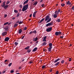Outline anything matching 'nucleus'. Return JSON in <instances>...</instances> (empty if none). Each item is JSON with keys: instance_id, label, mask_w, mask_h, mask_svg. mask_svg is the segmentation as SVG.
Here are the masks:
<instances>
[{"instance_id": "nucleus-1", "label": "nucleus", "mask_w": 74, "mask_h": 74, "mask_svg": "<svg viewBox=\"0 0 74 74\" xmlns=\"http://www.w3.org/2000/svg\"><path fill=\"white\" fill-rule=\"evenodd\" d=\"M45 21H47L46 23H48L50 21H51V18H49V16H47L45 17Z\"/></svg>"}, {"instance_id": "nucleus-2", "label": "nucleus", "mask_w": 74, "mask_h": 74, "mask_svg": "<svg viewBox=\"0 0 74 74\" xmlns=\"http://www.w3.org/2000/svg\"><path fill=\"white\" fill-rule=\"evenodd\" d=\"M29 5L28 4H27L23 6V8L22 9V11H26V10H27V8H28V6Z\"/></svg>"}, {"instance_id": "nucleus-3", "label": "nucleus", "mask_w": 74, "mask_h": 74, "mask_svg": "<svg viewBox=\"0 0 74 74\" xmlns=\"http://www.w3.org/2000/svg\"><path fill=\"white\" fill-rule=\"evenodd\" d=\"M52 27H51L50 28H48L46 29V31L47 32H51L52 30Z\"/></svg>"}, {"instance_id": "nucleus-4", "label": "nucleus", "mask_w": 74, "mask_h": 74, "mask_svg": "<svg viewBox=\"0 0 74 74\" xmlns=\"http://www.w3.org/2000/svg\"><path fill=\"white\" fill-rule=\"evenodd\" d=\"M5 3H6V1H5L4 2H3L2 4L1 5V6L2 7H4L5 5Z\"/></svg>"}, {"instance_id": "nucleus-5", "label": "nucleus", "mask_w": 74, "mask_h": 74, "mask_svg": "<svg viewBox=\"0 0 74 74\" xmlns=\"http://www.w3.org/2000/svg\"><path fill=\"white\" fill-rule=\"evenodd\" d=\"M53 24L51 23H49L46 24V26H47V27H48V26H51V25H52Z\"/></svg>"}, {"instance_id": "nucleus-6", "label": "nucleus", "mask_w": 74, "mask_h": 74, "mask_svg": "<svg viewBox=\"0 0 74 74\" xmlns=\"http://www.w3.org/2000/svg\"><path fill=\"white\" fill-rule=\"evenodd\" d=\"M9 40H10V38L8 37H7L5 39V41H8Z\"/></svg>"}, {"instance_id": "nucleus-7", "label": "nucleus", "mask_w": 74, "mask_h": 74, "mask_svg": "<svg viewBox=\"0 0 74 74\" xmlns=\"http://www.w3.org/2000/svg\"><path fill=\"white\" fill-rule=\"evenodd\" d=\"M29 1V0H27L24 2L23 5H25L26 4H27V3H28V2Z\"/></svg>"}, {"instance_id": "nucleus-8", "label": "nucleus", "mask_w": 74, "mask_h": 74, "mask_svg": "<svg viewBox=\"0 0 74 74\" xmlns=\"http://www.w3.org/2000/svg\"><path fill=\"white\" fill-rule=\"evenodd\" d=\"M52 47H49L47 49H48V51L49 52H51V49H52Z\"/></svg>"}, {"instance_id": "nucleus-9", "label": "nucleus", "mask_w": 74, "mask_h": 74, "mask_svg": "<svg viewBox=\"0 0 74 74\" xmlns=\"http://www.w3.org/2000/svg\"><path fill=\"white\" fill-rule=\"evenodd\" d=\"M47 36H45V37L43 38V40H42L43 42L46 41V39H47Z\"/></svg>"}, {"instance_id": "nucleus-10", "label": "nucleus", "mask_w": 74, "mask_h": 74, "mask_svg": "<svg viewBox=\"0 0 74 74\" xmlns=\"http://www.w3.org/2000/svg\"><path fill=\"white\" fill-rule=\"evenodd\" d=\"M2 36H5L7 34V32H5L2 33Z\"/></svg>"}, {"instance_id": "nucleus-11", "label": "nucleus", "mask_w": 74, "mask_h": 74, "mask_svg": "<svg viewBox=\"0 0 74 74\" xmlns=\"http://www.w3.org/2000/svg\"><path fill=\"white\" fill-rule=\"evenodd\" d=\"M8 7V5H6L4 7V9L6 10Z\"/></svg>"}, {"instance_id": "nucleus-12", "label": "nucleus", "mask_w": 74, "mask_h": 74, "mask_svg": "<svg viewBox=\"0 0 74 74\" xmlns=\"http://www.w3.org/2000/svg\"><path fill=\"white\" fill-rule=\"evenodd\" d=\"M60 60V59L58 58L54 61V63H56L57 62H58V61H59V60Z\"/></svg>"}, {"instance_id": "nucleus-13", "label": "nucleus", "mask_w": 74, "mask_h": 74, "mask_svg": "<svg viewBox=\"0 0 74 74\" xmlns=\"http://www.w3.org/2000/svg\"><path fill=\"white\" fill-rule=\"evenodd\" d=\"M38 40V38L37 37H36V38H33V41H36Z\"/></svg>"}, {"instance_id": "nucleus-14", "label": "nucleus", "mask_w": 74, "mask_h": 74, "mask_svg": "<svg viewBox=\"0 0 74 74\" xmlns=\"http://www.w3.org/2000/svg\"><path fill=\"white\" fill-rule=\"evenodd\" d=\"M37 47L35 48L32 50V52H35V51H37Z\"/></svg>"}, {"instance_id": "nucleus-15", "label": "nucleus", "mask_w": 74, "mask_h": 74, "mask_svg": "<svg viewBox=\"0 0 74 74\" xmlns=\"http://www.w3.org/2000/svg\"><path fill=\"white\" fill-rule=\"evenodd\" d=\"M22 29H20L18 30V33L19 34H21L22 33Z\"/></svg>"}, {"instance_id": "nucleus-16", "label": "nucleus", "mask_w": 74, "mask_h": 74, "mask_svg": "<svg viewBox=\"0 0 74 74\" xmlns=\"http://www.w3.org/2000/svg\"><path fill=\"white\" fill-rule=\"evenodd\" d=\"M47 42H43L42 44V46H45V45H47Z\"/></svg>"}, {"instance_id": "nucleus-17", "label": "nucleus", "mask_w": 74, "mask_h": 74, "mask_svg": "<svg viewBox=\"0 0 74 74\" xmlns=\"http://www.w3.org/2000/svg\"><path fill=\"white\" fill-rule=\"evenodd\" d=\"M67 5H71V3H70V1H68L67 3Z\"/></svg>"}, {"instance_id": "nucleus-18", "label": "nucleus", "mask_w": 74, "mask_h": 74, "mask_svg": "<svg viewBox=\"0 0 74 74\" xmlns=\"http://www.w3.org/2000/svg\"><path fill=\"white\" fill-rule=\"evenodd\" d=\"M49 47H52V44L51 43H49Z\"/></svg>"}, {"instance_id": "nucleus-19", "label": "nucleus", "mask_w": 74, "mask_h": 74, "mask_svg": "<svg viewBox=\"0 0 74 74\" xmlns=\"http://www.w3.org/2000/svg\"><path fill=\"white\" fill-rule=\"evenodd\" d=\"M44 19H45L44 18H43V19H42L40 20V21L39 22V23H41V22H42L44 21Z\"/></svg>"}, {"instance_id": "nucleus-20", "label": "nucleus", "mask_w": 74, "mask_h": 74, "mask_svg": "<svg viewBox=\"0 0 74 74\" xmlns=\"http://www.w3.org/2000/svg\"><path fill=\"white\" fill-rule=\"evenodd\" d=\"M55 14H56V15H58L59 14V12L58 11H56L55 12Z\"/></svg>"}, {"instance_id": "nucleus-21", "label": "nucleus", "mask_w": 74, "mask_h": 74, "mask_svg": "<svg viewBox=\"0 0 74 74\" xmlns=\"http://www.w3.org/2000/svg\"><path fill=\"white\" fill-rule=\"evenodd\" d=\"M30 52H31V49H28L27 51V53H30Z\"/></svg>"}, {"instance_id": "nucleus-22", "label": "nucleus", "mask_w": 74, "mask_h": 74, "mask_svg": "<svg viewBox=\"0 0 74 74\" xmlns=\"http://www.w3.org/2000/svg\"><path fill=\"white\" fill-rule=\"evenodd\" d=\"M60 63V62H58L55 64V66H58Z\"/></svg>"}, {"instance_id": "nucleus-23", "label": "nucleus", "mask_w": 74, "mask_h": 74, "mask_svg": "<svg viewBox=\"0 0 74 74\" xmlns=\"http://www.w3.org/2000/svg\"><path fill=\"white\" fill-rule=\"evenodd\" d=\"M37 3H38V2L37 1H36L34 3L33 5H37Z\"/></svg>"}, {"instance_id": "nucleus-24", "label": "nucleus", "mask_w": 74, "mask_h": 74, "mask_svg": "<svg viewBox=\"0 0 74 74\" xmlns=\"http://www.w3.org/2000/svg\"><path fill=\"white\" fill-rule=\"evenodd\" d=\"M62 34V32H58V36Z\"/></svg>"}, {"instance_id": "nucleus-25", "label": "nucleus", "mask_w": 74, "mask_h": 74, "mask_svg": "<svg viewBox=\"0 0 74 74\" xmlns=\"http://www.w3.org/2000/svg\"><path fill=\"white\" fill-rule=\"evenodd\" d=\"M53 17L55 18H56L57 17V15L55 14L53 15Z\"/></svg>"}, {"instance_id": "nucleus-26", "label": "nucleus", "mask_w": 74, "mask_h": 74, "mask_svg": "<svg viewBox=\"0 0 74 74\" xmlns=\"http://www.w3.org/2000/svg\"><path fill=\"white\" fill-rule=\"evenodd\" d=\"M30 47L29 46H27V47L25 48V49H29Z\"/></svg>"}, {"instance_id": "nucleus-27", "label": "nucleus", "mask_w": 74, "mask_h": 74, "mask_svg": "<svg viewBox=\"0 0 74 74\" xmlns=\"http://www.w3.org/2000/svg\"><path fill=\"white\" fill-rule=\"evenodd\" d=\"M5 30H7L8 29V26H6L5 28Z\"/></svg>"}, {"instance_id": "nucleus-28", "label": "nucleus", "mask_w": 74, "mask_h": 74, "mask_svg": "<svg viewBox=\"0 0 74 74\" xmlns=\"http://www.w3.org/2000/svg\"><path fill=\"white\" fill-rule=\"evenodd\" d=\"M18 25L17 24H14V27H16V26H18Z\"/></svg>"}, {"instance_id": "nucleus-29", "label": "nucleus", "mask_w": 74, "mask_h": 74, "mask_svg": "<svg viewBox=\"0 0 74 74\" xmlns=\"http://www.w3.org/2000/svg\"><path fill=\"white\" fill-rule=\"evenodd\" d=\"M57 21L58 22H60V18H58Z\"/></svg>"}, {"instance_id": "nucleus-30", "label": "nucleus", "mask_w": 74, "mask_h": 74, "mask_svg": "<svg viewBox=\"0 0 74 74\" xmlns=\"http://www.w3.org/2000/svg\"><path fill=\"white\" fill-rule=\"evenodd\" d=\"M19 7L20 8H21L23 7V5H19Z\"/></svg>"}, {"instance_id": "nucleus-31", "label": "nucleus", "mask_w": 74, "mask_h": 74, "mask_svg": "<svg viewBox=\"0 0 74 74\" xmlns=\"http://www.w3.org/2000/svg\"><path fill=\"white\" fill-rule=\"evenodd\" d=\"M19 25H21V24H22V23H23V21H20L19 22Z\"/></svg>"}, {"instance_id": "nucleus-32", "label": "nucleus", "mask_w": 74, "mask_h": 74, "mask_svg": "<svg viewBox=\"0 0 74 74\" xmlns=\"http://www.w3.org/2000/svg\"><path fill=\"white\" fill-rule=\"evenodd\" d=\"M61 63H62V64H63L64 63V60H62L61 61Z\"/></svg>"}, {"instance_id": "nucleus-33", "label": "nucleus", "mask_w": 74, "mask_h": 74, "mask_svg": "<svg viewBox=\"0 0 74 74\" xmlns=\"http://www.w3.org/2000/svg\"><path fill=\"white\" fill-rule=\"evenodd\" d=\"M55 35L56 36H58V32H56L55 33Z\"/></svg>"}, {"instance_id": "nucleus-34", "label": "nucleus", "mask_w": 74, "mask_h": 74, "mask_svg": "<svg viewBox=\"0 0 74 74\" xmlns=\"http://www.w3.org/2000/svg\"><path fill=\"white\" fill-rule=\"evenodd\" d=\"M61 5L62 7H64L65 5V4L64 3H62L61 4Z\"/></svg>"}, {"instance_id": "nucleus-35", "label": "nucleus", "mask_w": 74, "mask_h": 74, "mask_svg": "<svg viewBox=\"0 0 74 74\" xmlns=\"http://www.w3.org/2000/svg\"><path fill=\"white\" fill-rule=\"evenodd\" d=\"M14 44L16 45V46H17L18 45V43L16 42H14Z\"/></svg>"}, {"instance_id": "nucleus-36", "label": "nucleus", "mask_w": 74, "mask_h": 74, "mask_svg": "<svg viewBox=\"0 0 74 74\" xmlns=\"http://www.w3.org/2000/svg\"><path fill=\"white\" fill-rule=\"evenodd\" d=\"M33 33H34V34H36V33L37 32L36 30H34V31H32Z\"/></svg>"}, {"instance_id": "nucleus-37", "label": "nucleus", "mask_w": 74, "mask_h": 74, "mask_svg": "<svg viewBox=\"0 0 74 74\" xmlns=\"http://www.w3.org/2000/svg\"><path fill=\"white\" fill-rule=\"evenodd\" d=\"M14 12L15 13H17L18 12V11L16 10H14Z\"/></svg>"}, {"instance_id": "nucleus-38", "label": "nucleus", "mask_w": 74, "mask_h": 74, "mask_svg": "<svg viewBox=\"0 0 74 74\" xmlns=\"http://www.w3.org/2000/svg\"><path fill=\"white\" fill-rule=\"evenodd\" d=\"M46 67V66L45 65H43L42 66V69H44V68Z\"/></svg>"}, {"instance_id": "nucleus-39", "label": "nucleus", "mask_w": 74, "mask_h": 74, "mask_svg": "<svg viewBox=\"0 0 74 74\" xmlns=\"http://www.w3.org/2000/svg\"><path fill=\"white\" fill-rule=\"evenodd\" d=\"M10 1H8L7 2V3H6V5H7L8 4H10Z\"/></svg>"}, {"instance_id": "nucleus-40", "label": "nucleus", "mask_w": 74, "mask_h": 74, "mask_svg": "<svg viewBox=\"0 0 74 74\" xmlns=\"http://www.w3.org/2000/svg\"><path fill=\"white\" fill-rule=\"evenodd\" d=\"M8 22H7V23H5L4 24V25H8Z\"/></svg>"}, {"instance_id": "nucleus-41", "label": "nucleus", "mask_w": 74, "mask_h": 74, "mask_svg": "<svg viewBox=\"0 0 74 74\" xmlns=\"http://www.w3.org/2000/svg\"><path fill=\"white\" fill-rule=\"evenodd\" d=\"M20 15V14L19 13H18L16 16L17 17H18L19 16V15Z\"/></svg>"}, {"instance_id": "nucleus-42", "label": "nucleus", "mask_w": 74, "mask_h": 74, "mask_svg": "<svg viewBox=\"0 0 74 74\" xmlns=\"http://www.w3.org/2000/svg\"><path fill=\"white\" fill-rule=\"evenodd\" d=\"M12 64V63H10L9 65H8V66H9V67H10V66H11V65Z\"/></svg>"}, {"instance_id": "nucleus-43", "label": "nucleus", "mask_w": 74, "mask_h": 74, "mask_svg": "<svg viewBox=\"0 0 74 74\" xmlns=\"http://www.w3.org/2000/svg\"><path fill=\"white\" fill-rule=\"evenodd\" d=\"M16 23H19V20H18V21Z\"/></svg>"}, {"instance_id": "nucleus-44", "label": "nucleus", "mask_w": 74, "mask_h": 74, "mask_svg": "<svg viewBox=\"0 0 74 74\" xmlns=\"http://www.w3.org/2000/svg\"><path fill=\"white\" fill-rule=\"evenodd\" d=\"M27 29V27H25L24 28V29H23L24 30H26Z\"/></svg>"}, {"instance_id": "nucleus-45", "label": "nucleus", "mask_w": 74, "mask_h": 74, "mask_svg": "<svg viewBox=\"0 0 74 74\" xmlns=\"http://www.w3.org/2000/svg\"><path fill=\"white\" fill-rule=\"evenodd\" d=\"M33 33V31H31L29 33V34H31Z\"/></svg>"}, {"instance_id": "nucleus-46", "label": "nucleus", "mask_w": 74, "mask_h": 74, "mask_svg": "<svg viewBox=\"0 0 74 74\" xmlns=\"http://www.w3.org/2000/svg\"><path fill=\"white\" fill-rule=\"evenodd\" d=\"M37 11H36V12H35L34 13H33V14H35V15H36V13H37Z\"/></svg>"}, {"instance_id": "nucleus-47", "label": "nucleus", "mask_w": 74, "mask_h": 74, "mask_svg": "<svg viewBox=\"0 0 74 74\" xmlns=\"http://www.w3.org/2000/svg\"><path fill=\"white\" fill-rule=\"evenodd\" d=\"M45 6V5H44V4H43L41 5L42 7H44Z\"/></svg>"}, {"instance_id": "nucleus-48", "label": "nucleus", "mask_w": 74, "mask_h": 74, "mask_svg": "<svg viewBox=\"0 0 74 74\" xmlns=\"http://www.w3.org/2000/svg\"><path fill=\"white\" fill-rule=\"evenodd\" d=\"M33 17L34 18L36 17V14H33Z\"/></svg>"}, {"instance_id": "nucleus-49", "label": "nucleus", "mask_w": 74, "mask_h": 74, "mask_svg": "<svg viewBox=\"0 0 74 74\" xmlns=\"http://www.w3.org/2000/svg\"><path fill=\"white\" fill-rule=\"evenodd\" d=\"M56 74H59V71H57L56 72Z\"/></svg>"}, {"instance_id": "nucleus-50", "label": "nucleus", "mask_w": 74, "mask_h": 74, "mask_svg": "<svg viewBox=\"0 0 74 74\" xmlns=\"http://www.w3.org/2000/svg\"><path fill=\"white\" fill-rule=\"evenodd\" d=\"M10 73H14V71L13 70H12L10 71Z\"/></svg>"}, {"instance_id": "nucleus-51", "label": "nucleus", "mask_w": 74, "mask_h": 74, "mask_svg": "<svg viewBox=\"0 0 74 74\" xmlns=\"http://www.w3.org/2000/svg\"><path fill=\"white\" fill-rule=\"evenodd\" d=\"M7 14H5L4 18H6V17H7Z\"/></svg>"}, {"instance_id": "nucleus-52", "label": "nucleus", "mask_w": 74, "mask_h": 74, "mask_svg": "<svg viewBox=\"0 0 74 74\" xmlns=\"http://www.w3.org/2000/svg\"><path fill=\"white\" fill-rule=\"evenodd\" d=\"M70 61H71V58H69V61L70 62Z\"/></svg>"}, {"instance_id": "nucleus-53", "label": "nucleus", "mask_w": 74, "mask_h": 74, "mask_svg": "<svg viewBox=\"0 0 74 74\" xmlns=\"http://www.w3.org/2000/svg\"><path fill=\"white\" fill-rule=\"evenodd\" d=\"M25 36H23L21 38L22 40L23 39V38H24V37H25Z\"/></svg>"}, {"instance_id": "nucleus-54", "label": "nucleus", "mask_w": 74, "mask_h": 74, "mask_svg": "<svg viewBox=\"0 0 74 74\" xmlns=\"http://www.w3.org/2000/svg\"><path fill=\"white\" fill-rule=\"evenodd\" d=\"M29 63L30 64H32V63H33V61H31L29 62Z\"/></svg>"}, {"instance_id": "nucleus-55", "label": "nucleus", "mask_w": 74, "mask_h": 74, "mask_svg": "<svg viewBox=\"0 0 74 74\" xmlns=\"http://www.w3.org/2000/svg\"><path fill=\"white\" fill-rule=\"evenodd\" d=\"M74 6H73L71 8L72 10H73V9H74Z\"/></svg>"}, {"instance_id": "nucleus-56", "label": "nucleus", "mask_w": 74, "mask_h": 74, "mask_svg": "<svg viewBox=\"0 0 74 74\" xmlns=\"http://www.w3.org/2000/svg\"><path fill=\"white\" fill-rule=\"evenodd\" d=\"M21 68H22V67H21V66H20L19 67V70H21Z\"/></svg>"}, {"instance_id": "nucleus-57", "label": "nucleus", "mask_w": 74, "mask_h": 74, "mask_svg": "<svg viewBox=\"0 0 74 74\" xmlns=\"http://www.w3.org/2000/svg\"><path fill=\"white\" fill-rule=\"evenodd\" d=\"M63 37H64L63 36H60V38H63Z\"/></svg>"}, {"instance_id": "nucleus-58", "label": "nucleus", "mask_w": 74, "mask_h": 74, "mask_svg": "<svg viewBox=\"0 0 74 74\" xmlns=\"http://www.w3.org/2000/svg\"><path fill=\"white\" fill-rule=\"evenodd\" d=\"M32 14H30V15H29V17L30 18H31V17H32Z\"/></svg>"}, {"instance_id": "nucleus-59", "label": "nucleus", "mask_w": 74, "mask_h": 74, "mask_svg": "<svg viewBox=\"0 0 74 74\" xmlns=\"http://www.w3.org/2000/svg\"><path fill=\"white\" fill-rule=\"evenodd\" d=\"M18 10L19 11H22V10L21 9H19Z\"/></svg>"}, {"instance_id": "nucleus-60", "label": "nucleus", "mask_w": 74, "mask_h": 74, "mask_svg": "<svg viewBox=\"0 0 74 74\" xmlns=\"http://www.w3.org/2000/svg\"><path fill=\"white\" fill-rule=\"evenodd\" d=\"M5 73V71H3L2 72V73H3V74H4V73Z\"/></svg>"}, {"instance_id": "nucleus-61", "label": "nucleus", "mask_w": 74, "mask_h": 74, "mask_svg": "<svg viewBox=\"0 0 74 74\" xmlns=\"http://www.w3.org/2000/svg\"><path fill=\"white\" fill-rule=\"evenodd\" d=\"M60 9H59V10H58V12H60Z\"/></svg>"}, {"instance_id": "nucleus-62", "label": "nucleus", "mask_w": 74, "mask_h": 74, "mask_svg": "<svg viewBox=\"0 0 74 74\" xmlns=\"http://www.w3.org/2000/svg\"><path fill=\"white\" fill-rule=\"evenodd\" d=\"M7 62V60H5V62Z\"/></svg>"}, {"instance_id": "nucleus-63", "label": "nucleus", "mask_w": 74, "mask_h": 74, "mask_svg": "<svg viewBox=\"0 0 74 74\" xmlns=\"http://www.w3.org/2000/svg\"><path fill=\"white\" fill-rule=\"evenodd\" d=\"M15 19V17H13L12 18V19Z\"/></svg>"}, {"instance_id": "nucleus-64", "label": "nucleus", "mask_w": 74, "mask_h": 74, "mask_svg": "<svg viewBox=\"0 0 74 74\" xmlns=\"http://www.w3.org/2000/svg\"><path fill=\"white\" fill-rule=\"evenodd\" d=\"M52 69H51V70L50 71V72H52Z\"/></svg>"}]
</instances>
